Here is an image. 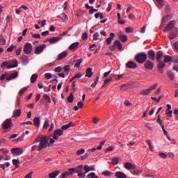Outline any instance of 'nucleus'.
<instances>
[{
    "instance_id": "57",
    "label": "nucleus",
    "mask_w": 178,
    "mask_h": 178,
    "mask_svg": "<svg viewBox=\"0 0 178 178\" xmlns=\"http://www.w3.org/2000/svg\"><path fill=\"white\" fill-rule=\"evenodd\" d=\"M67 176H69L68 172H63V173L60 175L59 178H65V177H67Z\"/></svg>"
},
{
    "instance_id": "30",
    "label": "nucleus",
    "mask_w": 178,
    "mask_h": 178,
    "mask_svg": "<svg viewBox=\"0 0 178 178\" xmlns=\"http://www.w3.org/2000/svg\"><path fill=\"white\" fill-rule=\"evenodd\" d=\"M37 79H38V75L37 74H32L31 77V83H32V84H34L35 81H37Z\"/></svg>"
},
{
    "instance_id": "17",
    "label": "nucleus",
    "mask_w": 178,
    "mask_h": 178,
    "mask_svg": "<svg viewBox=\"0 0 178 178\" xmlns=\"http://www.w3.org/2000/svg\"><path fill=\"white\" fill-rule=\"evenodd\" d=\"M147 55L150 60H155V51L152 49L147 51Z\"/></svg>"
},
{
    "instance_id": "34",
    "label": "nucleus",
    "mask_w": 178,
    "mask_h": 178,
    "mask_svg": "<svg viewBox=\"0 0 178 178\" xmlns=\"http://www.w3.org/2000/svg\"><path fill=\"white\" fill-rule=\"evenodd\" d=\"M172 56H164V63H168L169 62H172Z\"/></svg>"
},
{
    "instance_id": "19",
    "label": "nucleus",
    "mask_w": 178,
    "mask_h": 178,
    "mask_svg": "<svg viewBox=\"0 0 178 178\" xmlns=\"http://www.w3.org/2000/svg\"><path fill=\"white\" fill-rule=\"evenodd\" d=\"M68 55V53L67 51H64L60 54H58L56 60H61V59H65Z\"/></svg>"
},
{
    "instance_id": "13",
    "label": "nucleus",
    "mask_w": 178,
    "mask_h": 178,
    "mask_svg": "<svg viewBox=\"0 0 178 178\" xmlns=\"http://www.w3.org/2000/svg\"><path fill=\"white\" fill-rule=\"evenodd\" d=\"M118 36L122 42H126V41H127V36L123 34V32L122 31L118 32Z\"/></svg>"
},
{
    "instance_id": "37",
    "label": "nucleus",
    "mask_w": 178,
    "mask_h": 178,
    "mask_svg": "<svg viewBox=\"0 0 178 178\" xmlns=\"http://www.w3.org/2000/svg\"><path fill=\"white\" fill-rule=\"evenodd\" d=\"M157 2V5H158V8H159V9L163 8L164 6V3H163V0H156Z\"/></svg>"
},
{
    "instance_id": "5",
    "label": "nucleus",
    "mask_w": 178,
    "mask_h": 178,
    "mask_svg": "<svg viewBox=\"0 0 178 178\" xmlns=\"http://www.w3.org/2000/svg\"><path fill=\"white\" fill-rule=\"evenodd\" d=\"M23 51L26 55H30L33 52V44L29 42H26L24 46Z\"/></svg>"
},
{
    "instance_id": "8",
    "label": "nucleus",
    "mask_w": 178,
    "mask_h": 178,
    "mask_svg": "<svg viewBox=\"0 0 178 178\" xmlns=\"http://www.w3.org/2000/svg\"><path fill=\"white\" fill-rule=\"evenodd\" d=\"M145 62L144 67L146 70H152V69H154V63H152V61L147 60Z\"/></svg>"
},
{
    "instance_id": "59",
    "label": "nucleus",
    "mask_w": 178,
    "mask_h": 178,
    "mask_svg": "<svg viewBox=\"0 0 178 178\" xmlns=\"http://www.w3.org/2000/svg\"><path fill=\"white\" fill-rule=\"evenodd\" d=\"M22 100L20 99V98H18L16 103H15V108H20V102Z\"/></svg>"
},
{
    "instance_id": "52",
    "label": "nucleus",
    "mask_w": 178,
    "mask_h": 178,
    "mask_svg": "<svg viewBox=\"0 0 178 178\" xmlns=\"http://www.w3.org/2000/svg\"><path fill=\"white\" fill-rule=\"evenodd\" d=\"M81 38L83 40V41L88 40V34L86 32L83 33L81 35Z\"/></svg>"
},
{
    "instance_id": "45",
    "label": "nucleus",
    "mask_w": 178,
    "mask_h": 178,
    "mask_svg": "<svg viewBox=\"0 0 178 178\" xmlns=\"http://www.w3.org/2000/svg\"><path fill=\"white\" fill-rule=\"evenodd\" d=\"M88 178H99L97 175H95V172H90L87 175Z\"/></svg>"
},
{
    "instance_id": "53",
    "label": "nucleus",
    "mask_w": 178,
    "mask_h": 178,
    "mask_svg": "<svg viewBox=\"0 0 178 178\" xmlns=\"http://www.w3.org/2000/svg\"><path fill=\"white\" fill-rule=\"evenodd\" d=\"M24 133L22 134V136L17 139L14 140V141H23L24 140Z\"/></svg>"
},
{
    "instance_id": "20",
    "label": "nucleus",
    "mask_w": 178,
    "mask_h": 178,
    "mask_svg": "<svg viewBox=\"0 0 178 178\" xmlns=\"http://www.w3.org/2000/svg\"><path fill=\"white\" fill-rule=\"evenodd\" d=\"M80 44V43L79 42H76L74 43H72L70 47H69V49L70 51H76V49H77V48H79V45Z\"/></svg>"
},
{
    "instance_id": "22",
    "label": "nucleus",
    "mask_w": 178,
    "mask_h": 178,
    "mask_svg": "<svg viewBox=\"0 0 178 178\" xmlns=\"http://www.w3.org/2000/svg\"><path fill=\"white\" fill-rule=\"evenodd\" d=\"M95 170L94 166H90V165H86L83 167V170H85L86 174H87V173H88V172H91V170Z\"/></svg>"
},
{
    "instance_id": "6",
    "label": "nucleus",
    "mask_w": 178,
    "mask_h": 178,
    "mask_svg": "<svg viewBox=\"0 0 178 178\" xmlns=\"http://www.w3.org/2000/svg\"><path fill=\"white\" fill-rule=\"evenodd\" d=\"M12 119H6L1 124L2 128L4 130H7V129H9L10 127H12Z\"/></svg>"
},
{
    "instance_id": "2",
    "label": "nucleus",
    "mask_w": 178,
    "mask_h": 178,
    "mask_svg": "<svg viewBox=\"0 0 178 178\" xmlns=\"http://www.w3.org/2000/svg\"><path fill=\"white\" fill-rule=\"evenodd\" d=\"M48 141H49V136H44L42 134H39L35 140V143H40L38 147V151H41L42 149H44V148L49 147V143Z\"/></svg>"
},
{
    "instance_id": "14",
    "label": "nucleus",
    "mask_w": 178,
    "mask_h": 178,
    "mask_svg": "<svg viewBox=\"0 0 178 178\" xmlns=\"http://www.w3.org/2000/svg\"><path fill=\"white\" fill-rule=\"evenodd\" d=\"M79 169L78 170H81L79 172H77L76 173H78V177L79 178H84L86 177V172H83V165H79Z\"/></svg>"
},
{
    "instance_id": "29",
    "label": "nucleus",
    "mask_w": 178,
    "mask_h": 178,
    "mask_svg": "<svg viewBox=\"0 0 178 178\" xmlns=\"http://www.w3.org/2000/svg\"><path fill=\"white\" fill-rule=\"evenodd\" d=\"M92 68L89 67L86 69V77H92Z\"/></svg>"
},
{
    "instance_id": "27",
    "label": "nucleus",
    "mask_w": 178,
    "mask_h": 178,
    "mask_svg": "<svg viewBox=\"0 0 178 178\" xmlns=\"http://www.w3.org/2000/svg\"><path fill=\"white\" fill-rule=\"evenodd\" d=\"M60 171H59V170H56V171H54V172L50 173V174L49 175V178H56V177H58V175H60Z\"/></svg>"
},
{
    "instance_id": "44",
    "label": "nucleus",
    "mask_w": 178,
    "mask_h": 178,
    "mask_svg": "<svg viewBox=\"0 0 178 178\" xmlns=\"http://www.w3.org/2000/svg\"><path fill=\"white\" fill-rule=\"evenodd\" d=\"M156 122L160 124L161 127H163L165 125H163V121H162V120H161V115L158 116Z\"/></svg>"
},
{
    "instance_id": "60",
    "label": "nucleus",
    "mask_w": 178,
    "mask_h": 178,
    "mask_svg": "<svg viewBox=\"0 0 178 178\" xmlns=\"http://www.w3.org/2000/svg\"><path fill=\"white\" fill-rule=\"evenodd\" d=\"M172 60L174 63H178V56H172Z\"/></svg>"
},
{
    "instance_id": "42",
    "label": "nucleus",
    "mask_w": 178,
    "mask_h": 178,
    "mask_svg": "<svg viewBox=\"0 0 178 178\" xmlns=\"http://www.w3.org/2000/svg\"><path fill=\"white\" fill-rule=\"evenodd\" d=\"M83 62V59L80 58L76 60V63L74 65V67H80V65H81V63Z\"/></svg>"
},
{
    "instance_id": "40",
    "label": "nucleus",
    "mask_w": 178,
    "mask_h": 178,
    "mask_svg": "<svg viewBox=\"0 0 178 178\" xmlns=\"http://www.w3.org/2000/svg\"><path fill=\"white\" fill-rule=\"evenodd\" d=\"M128 88H130V86L129 84H123L120 86V90H122V91H127Z\"/></svg>"
},
{
    "instance_id": "51",
    "label": "nucleus",
    "mask_w": 178,
    "mask_h": 178,
    "mask_svg": "<svg viewBox=\"0 0 178 178\" xmlns=\"http://www.w3.org/2000/svg\"><path fill=\"white\" fill-rule=\"evenodd\" d=\"M63 70L67 74H69V71L70 70V65H65L63 67Z\"/></svg>"
},
{
    "instance_id": "47",
    "label": "nucleus",
    "mask_w": 178,
    "mask_h": 178,
    "mask_svg": "<svg viewBox=\"0 0 178 178\" xmlns=\"http://www.w3.org/2000/svg\"><path fill=\"white\" fill-rule=\"evenodd\" d=\"M103 176H106L107 177H111L112 176V172L106 170L102 172Z\"/></svg>"
},
{
    "instance_id": "46",
    "label": "nucleus",
    "mask_w": 178,
    "mask_h": 178,
    "mask_svg": "<svg viewBox=\"0 0 178 178\" xmlns=\"http://www.w3.org/2000/svg\"><path fill=\"white\" fill-rule=\"evenodd\" d=\"M99 81V76H97V79L95 81V82H93L92 84H91V87L92 88H95V87L97 86V84H98V81Z\"/></svg>"
},
{
    "instance_id": "24",
    "label": "nucleus",
    "mask_w": 178,
    "mask_h": 178,
    "mask_svg": "<svg viewBox=\"0 0 178 178\" xmlns=\"http://www.w3.org/2000/svg\"><path fill=\"white\" fill-rule=\"evenodd\" d=\"M41 123V120L39 117H35L33 119V124L35 126V127H40V124Z\"/></svg>"
},
{
    "instance_id": "1",
    "label": "nucleus",
    "mask_w": 178,
    "mask_h": 178,
    "mask_svg": "<svg viewBox=\"0 0 178 178\" xmlns=\"http://www.w3.org/2000/svg\"><path fill=\"white\" fill-rule=\"evenodd\" d=\"M164 33H169V40H175L177 37L178 29L176 27V21H170L163 29Z\"/></svg>"
},
{
    "instance_id": "35",
    "label": "nucleus",
    "mask_w": 178,
    "mask_h": 178,
    "mask_svg": "<svg viewBox=\"0 0 178 178\" xmlns=\"http://www.w3.org/2000/svg\"><path fill=\"white\" fill-rule=\"evenodd\" d=\"M72 126H73V122H70L65 125H63L61 127L62 130H67V129H69L70 127H72Z\"/></svg>"
},
{
    "instance_id": "15",
    "label": "nucleus",
    "mask_w": 178,
    "mask_h": 178,
    "mask_svg": "<svg viewBox=\"0 0 178 178\" xmlns=\"http://www.w3.org/2000/svg\"><path fill=\"white\" fill-rule=\"evenodd\" d=\"M165 63L161 61L159 63V64L157 65V69L159 72V73H161V74L163 73L164 70H163V67H165Z\"/></svg>"
},
{
    "instance_id": "41",
    "label": "nucleus",
    "mask_w": 178,
    "mask_h": 178,
    "mask_svg": "<svg viewBox=\"0 0 178 178\" xmlns=\"http://www.w3.org/2000/svg\"><path fill=\"white\" fill-rule=\"evenodd\" d=\"M43 99L46 101L47 104H51V98L49 97V96H48V95H44Z\"/></svg>"
},
{
    "instance_id": "58",
    "label": "nucleus",
    "mask_w": 178,
    "mask_h": 178,
    "mask_svg": "<svg viewBox=\"0 0 178 178\" xmlns=\"http://www.w3.org/2000/svg\"><path fill=\"white\" fill-rule=\"evenodd\" d=\"M86 152V149H81L76 152V155H83Z\"/></svg>"
},
{
    "instance_id": "63",
    "label": "nucleus",
    "mask_w": 178,
    "mask_h": 178,
    "mask_svg": "<svg viewBox=\"0 0 178 178\" xmlns=\"http://www.w3.org/2000/svg\"><path fill=\"white\" fill-rule=\"evenodd\" d=\"M6 67V68L8 69V61H4L1 63V67H2V69H3V67Z\"/></svg>"
},
{
    "instance_id": "50",
    "label": "nucleus",
    "mask_w": 178,
    "mask_h": 178,
    "mask_svg": "<svg viewBox=\"0 0 178 178\" xmlns=\"http://www.w3.org/2000/svg\"><path fill=\"white\" fill-rule=\"evenodd\" d=\"M112 81V78H108L104 81V84L102 85V87L104 88L105 86H108V83H111Z\"/></svg>"
},
{
    "instance_id": "33",
    "label": "nucleus",
    "mask_w": 178,
    "mask_h": 178,
    "mask_svg": "<svg viewBox=\"0 0 178 178\" xmlns=\"http://www.w3.org/2000/svg\"><path fill=\"white\" fill-rule=\"evenodd\" d=\"M117 16L119 24H124V23H126V21H124V19H121L120 13H118Z\"/></svg>"
},
{
    "instance_id": "11",
    "label": "nucleus",
    "mask_w": 178,
    "mask_h": 178,
    "mask_svg": "<svg viewBox=\"0 0 178 178\" xmlns=\"http://www.w3.org/2000/svg\"><path fill=\"white\" fill-rule=\"evenodd\" d=\"M126 67H127L128 69H137V67H138V65H137V63L134 61H128L126 63Z\"/></svg>"
},
{
    "instance_id": "18",
    "label": "nucleus",
    "mask_w": 178,
    "mask_h": 178,
    "mask_svg": "<svg viewBox=\"0 0 178 178\" xmlns=\"http://www.w3.org/2000/svg\"><path fill=\"white\" fill-rule=\"evenodd\" d=\"M13 67H17V60H14L8 63V69H12Z\"/></svg>"
},
{
    "instance_id": "4",
    "label": "nucleus",
    "mask_w": 178,
    "mask_h": 178,
    "mask_svg": "<svg viewBox=\"0 0 178 178\" xmlns=\"http://www.w3.org/2000/svg\"><path fill=\"white\" fill-rule=\"evenodd\" d=\"M110 51H116L119 49V51H122L123 49V45H122V42L120 40H115L113 44L109 47Z\"/></svg>"
},
{
    "instance_id": "12",
    "label": "nucleus",
    "mask_w": 178,
    "mask_h": 178,
    "mask_svg": "<svg viewBox=\"0 0 178 178\" xmlns=\"http://www.w3.org/2000/svg\"><path fill=\"white\" fill-rule=\"evenodd\" d=\"M79 168V165L76 168H69L67 172L68 176H73L74 173H77V172H81Z\"/></svg>"
},
{
    "instance_id": "25",
    "label": "nucleus",
    "mask_w": 178,
    "mask_h": 178,
    "mask_svg": "<svg viewBox=\"0 0 178 178\" xmlns=\"http://www.w3.org/2000/svg\"><path fill=\"white\" fill-rule=\"evenodd\" d=\"M20 115H22V110L21 109L15 110L13 113V116L15 119H17V118H19V116H20Z\"/></svg>"
},
{
    "instance_id": "3",
    "label": "nucleus",
    "mask_w": 178,
    "mask_h": 178,
    "mask_svg": "<svg viewBox=\"0 0 178 178\" xmlns=\"http://www.w3.org/2000/svg\"><path fill=\"white\" fill-rule=\"evenodd\" d=\"M147 58H148V56H147V53L145 52L138 53L135 56V60L138 63H145Z\"/></svg>"
},
{
    "instance_id": "38",
    "label": "nucleus",
    "mask_w": 178,
    "mask_h": 178,
    "mask_svg": "<svg viewBox=\"0 0 178 178\" xmlns=\"http://www.w3.org/2000/svg\"><path fill=\"white\" fill-rule=\"evenodd\" d=\"M67 102H69V104H72V102H73V101H74V96H73V93H70V96L67 97Z\"/></svg>"
},
{
    "instance_id": "39",
    "label": "nucleus",
    "mask_w": 178,
    "mask_h": 178,
    "mask_svg": "<svg viewBox=\"0 0 178 178\" xmlns=\"http://www.w3.org/2000/svg\"><path fill=\"white\" fill-rule=\"evenodd\" d=\"M131 173L134 175V176H140V175L143 173V170H135Z\"/></svg>"
},
{
    "instance_id": "7",
    "label": "nucleus",
    "mask_w": 178,
    "mask_h": 178,
    "mask_svg": "<svg viewBox=\"0 0 178 178\" xmlns=\"http://www.w3.org/2000/svg\"><path fill=\"white\" fill-rule=\"evenodd\" d=\"M45 48H47V44H45L38 46L35 49V55H40V54H41L42 52L44 51V49H45Z\"/></svg>"
},
{
    "instance_id": "36",
    "label": "nucleus",
    "mask_w": 178,
    "mask_h": 178,
    "mask_svg": "<svg viewBox=\"0 0 178 178\" xmlns=\"http://www.w3.org/2000/svg\"><path fill=\"white\" fill-rule=\"evenodd\" d=\"M27 90H29V87L22 88L19 92V95H20L21 97H23V95H24V92H26Z\"/></svg>"
},
{
    "instance_id": "23",
    "label": "nucleus",
    "mask_w": 178,
    "mask_h": 178,
    "mask_svg": "<svg viewBox=\"0 0 178 178\" xmlns=\"http://www.w3.org/2000/svg\"><path fill=\"white\" fill-rule=\"evenodd\" d=\"M163 56V52H162L161 51H157L156 54V59L157 62H161V59L162 58Z\"/></svg>"
},
{
    "instance_id": "49",
    "label": "nucleus",
    "mask_w": 178,
    "mask_h": 178,
    "mask_svg": "<svg viewBox=\"0 0 178 178\" xmlns=\"http://www.w3.org/2000/svg\"><path fill=\"white\" fill-rule=\"evenodd\" d=\"M112 165H118V163H119V158L115 157L112 159Z\"/></svg>"
},
{
    "instance_id": "48",
    "label": "nucleus",
    "mask_w": 178,
    "mask_h": 178,
    "mask_svg": "<svg viewBox=\"0 0 178 178\" xmlns=\"http://www.w3.org/2000/svg\"><path fill=\"white\" fill-rule=\"evenodd\" d=\"M48 127H49V120H46L43 124V129H45L47 130Z\"/></svg>"
},
{
    "instance_id": "32",
    "label": "nucleus",
    "mask_w": 178,
    "mask_h": 178,
    "mask_svg": "<svg viewBox=\"0 0 178 178\" xmlns=\"http://www.w3.org/2000/svg\"><path fill=\"white\" fill-rule=\"evenodd\" d=\"M167 75H168V79H170V80H172V81H173V80H175V74L173 72H172V71H168Z\"/></svg>"
},
{
    "instance_id": "16",
    "label": "nucleus",
    "mask_w": 178,
    "mask_h": 178,
    "mask_svg": "<svg viewBox=\"0 0 178 178\" xmlns=\"http://www.w3.org/2000/svg\"><path fill=\"white\" fill-rule=\"evenodd\" d=\"M124 168L125 169H127V170H134V169H136V165H134L133 163H129V162H127L125 163L124 164Z\"/></svg>"
},
{
    "instance_id": "61",
    "label": "nucleus",
    "mask_w": 178,
    "mask_h": 178,
    "mask_svg": "<svg viewBox=\"0 0 178 178\" xmlns=\"http://www.w3.org/2000/svg\"><path fill=\"white\" fill-rule=\"evenodd\" d=\"M83 76V74H81V73H77L76 74H75L73 76V79H81V77Z\"/></svg>"
},
{
    "instance_id": "31",
    "label": "nucleus",
    "mask_w": 178,
    "mask_h": 178,
    "mask_svg": "<svg viewBox=\"0 0 178 178\" xmlns=\"http://www.w3.org/2000/svg\"><path fill=\"white\" fill-rule=\"evenodd\" d=\"M149 94H151L149 89H144L140 92V95H148Z\"/></svg>"
},
{
    "instance_id": "10",
    "label": "nucleus",
    "mask_w": 178,
    "mask_h": 178,
    "mask_svg": "<svg viewBox=\"0 0 178 178\" xmlns=\"http://www.w3.org/2000/svg\"><path fill=\"white\" fill-rule=\"evenodd\" d=\"M11 152L15 155V156H19V155H22V154H23V149H20L19 147L13 148L11 149Z\"/></svg>"
},
{
    "instance_id": "54",
    "label": "nucleus",
    "mask_w": 178,
    "mask_h": 178,
    "mask_svg": "<svg viewBox=\"0 0 178 178\" xmlns=\"http://www.w3.org/2000/svg\"><path fill=\"white\" fill-rule=\"evenodd\" d=\"M98 37H99V33L98 32H96L93 34V40L97 41Z\"/></svg>"
},
{
    "instance_id": "26",
    "label": "nucleus",
    "mask_w": 178,
    "mask_h": 178,
    "mask_svg": "<svg viewBox=\"0 0 178 178\" xmlns=\"http://www.w3.org/2000/svg\"><path fill=\"white\" fill-rule=\"evenodd\" d=\"M62 38L60 37H53L50 39L48 40V41H49L50 44H54L55 42H58V41H60V40H61Z\"/></svg>"
},
{
    "instance_id": "56",
    "label": "nucleus",
    "mask_w": 178,
    "mask_h": 178,
    "mask_svg": "<svg viewBox=\"0 0 178 178\" xmlns=\"http://www.w3.org/2000/svg\"><path fill=\"white\" fill-rule=\"evenodd\" d=\"M19 163H20V160L19 159L13 160V165H14L15 166H17V165H19Z\"/></svg>"
},
{
    "instance_id": "55",
    "label": "nucleus",
    "mask_w": 178,
    "mask_h": 178,
    "mask_svg": "<svg viewBox=\"0 0 178 178\" xmlns=\"http://www.w3.org/2000/svg\"><path fill=\"white\" fill-rule=\"evenodd\" d=\"M22 51H23V48L22 47H19L16 50V55H17V56H19L22 54Z\"/></svg>"
},
{
    "instance_id": "43",
    "label": "nucleus",
    "mask_w": 178,
    "mask_h": 178,
    "mask_svg": "<svg viewBox=\"0 0 178 178\" xmlns=\"http://www.w3.org/2000/svg\"><path fill=\"white\" fill-rule=\"evenodd\" d=\"M0 44L1 45L6 44V40H5V38H3L2 35H0Z\"/></svg>"
},
{
    "instance_id": "9",
    "label": "nucleus",
    "mask_w": 178,
    "mask_h": 178,
    "mask_svg": "<svg viewBox=\"0 0 178 178\" xmlns=\"http://www.w3.org/2000/svg\"><path fill=\"white\" fill-rule=\"evenodd\" d=\"M62 134H63V130L60 129H56L53 134L54 140H58L60 136H62Z\"/></svg>"
},
{
    "instance_id": "62",
    "label": "nucleus",
    "mask_w": 178,
    "mask_h": 178,
    "mask_svg": "<svg viewBox=\"0 0 178 178\" xmlns=\"http://www.w3.org/2000/svg\"><path fill=\"white\" fill-rule=\"evenodd\" d=\"M10 76L13 79H16V77H17V76H19V74L17 73V72H15L12 73L10 74Z\"/></svg>"
},
{
    "instance_id": "21",
    "label": "nucleus",
    "mask_w": 178,
    "mask_h": 178,
    "mask_svg": "<svg viewBox=\"0 0 178 178\" xmlns=\"http://www.w3.org/2000/svg\"><path fill=\"white\" fill-rule=\"evenodd\" d=\"M110 35L111 36L106 40V45H111L112 44V40L115 38V33H111Z\"/></svg>"
},
{
    "instance_id": "28",
    "label": "nucleus",
    "mask_w": 178,
    "mask_h": 178,
    "mask_svg": "<svg viewBox=\"0 0 178 178\" xmlns=\"http://www.w3.org/2000/svg\"><path fill=\"white\" fill-rule=\"evenodd\" d=\"M115 177L117 178H127V176L123 172L119 171L115 172Z\"/></svg>"
},
{
    "instance_id": "64",
    "label": "nucleus",
    "mask_w": 178,
    "mask_h": 178,
    "mask_svg": "<svg viewBox=\"0 0 178 178\" xmlns=\"http://www.w3.org/2000/svg\"><path fill=\"white\" fill-rule=\"evenodd\" d=\"M54 72H56V73H60V72H62V67H56Z\"/></svg>"
}]
</instances>
